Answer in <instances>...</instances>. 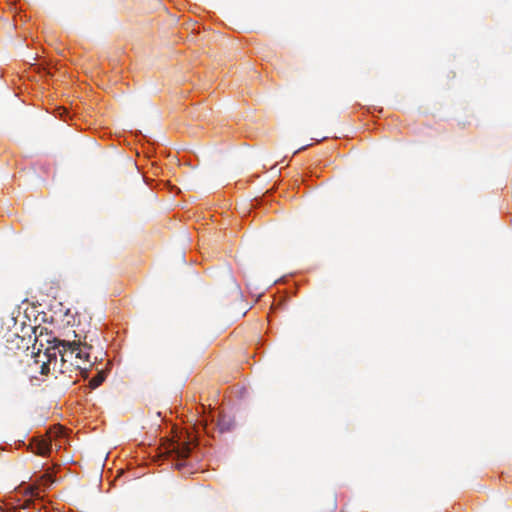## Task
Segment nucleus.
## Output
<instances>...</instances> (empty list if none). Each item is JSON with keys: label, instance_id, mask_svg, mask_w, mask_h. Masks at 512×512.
<instances>
[{"label": "nucleus", "instance_id": "8", "mask_svg": "<svg viewBox=\"0 0 512 512\" xmlns=\"http://www.w3.org/2000/svg\"><path fill=\"white\" fill-rule=\"evenodd\" d=\"M47 478H48V480H49V482H50L51 484L54 482V480L52 479V476L47 475Z\"/></svg>", "mask_w": 512, "mask_h": 512}, {"label": "nucleus", "instance_id": "5", "mask_svg": "<svg viewBox=\"0 0 512 512\" xmlns=\"http://www.w3.org/2000/svg\"><path fill=\"white\" fill-rule=\"evenodd\" d=\"M105 380V373L103 371H100L97 373L96 376H94L90 381H89V387L91 389H96L97 387H99L103 381Z\"/></svg>", "mask_w": 512, "mask_h": 512}, {"label": "nucleus", "instance_id": "1", "mask_svg": "<svg viewBox=\"0 0 512 512\" xmlns=\"http://www.w3.org/2000/svg\"><path fill=\"white\" fill-rule=\"evenodd\" d=\"M194 444L190 441H170L165 447V453L172 456L176 460L175 466L177 469H182L185 466L184 460L190 455L192 446Z\"/></svg>", "mask_w": 512, "mask_h": 512}, {"label": "nucleus", "instance_id": "7", "mask_svg": "<svg viewBox=\"0 0 512 512\" xmlns=\"http://www.w3.org/2000/svg\"><path fill=\"white\" fill-rule=\"evenodd\" d=\"M46 351H47V356H48V357H49V359H50V358H51V356H52V354H51V347H48V348L46 349Z\"/></svg>", "mask_w": 512, "mask_h": 512}, {"label": "nucleus", "instance_id": "6", "mask_svg": "<svg viewBox=\"0 0 512 512\" xmlns=\"http://www.w3.org/2000/svg\"><path fill=\"white\" fill-rule=\"evenodd\" d=\"M45 369H47V370H48V366H47V364L44 362V363L42 364V366H41V373H45Z\"/></svg>", "mask_w": 512, "mask_h": 512}, {"label": "nucleus", "instance_id": "4", "mask_svg": "<svg viewBox=\"0 0 512 512\" xmlns=\"http://www.w3.org/2000/svg\"><path fill=\"white\" fill-rule=\"evenodd\" d=\"M30 446L32 452L40 456H47L51 450V442L44 438L34 439Z\"/></svg>", "mask_w": 512, "mask_h": 512}, {"label": "nucleus", "instance_id": "3", "mask_svg": "<svg viewBox=\"0 0 512 512\" xmlns=\"http://www.w3.org/2000/svg\"><path fill=\"white\" fill-rule=\"evenodd\" d=\"M78 344V349L75 351L74 355V366L77 369L80 370H87L86 366H84L86 363H90L89 360V352L88 350L91 349V346H88L86 344L82 345L80 342Z\"/></svg>", "mask_w": 512, "mask_h": 512}, {"label": "nucleus", "instance_id": "2", "mask_svg": "<svg viewBox=\"0 0 512 512\" xmlns=\"http://www.w3.org/2000/svg\"><path fill=\"white\" fill-rule=\"evenodd\" d=\"M47 343H49V344L53 343L52 349L58 350V353L61 357V361L63 362V364H65L66 362H69L70 365L74 366V360H75L74 355H75V351H77V349H78L77 342H75V341L70 342V341H65V340H60V339L54 338L53 341H51L50 339H47Z\"/></svg>", "mask_w": 512, "mask_h": 512}]
</instances>
